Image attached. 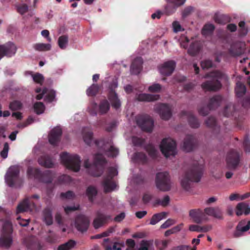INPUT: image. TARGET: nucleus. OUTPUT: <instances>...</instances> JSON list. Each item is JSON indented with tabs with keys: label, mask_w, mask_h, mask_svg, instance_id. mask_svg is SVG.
Instances as JSON below:
<instances>
[{
	"label": "nucleus",
	"mask_w": 250,
	"mask_h": 250,
	"mask_svg": "<svg viewBox=\"0 0 250 250\" xmlns=\"http://www.w3.org/2000/svg\"><path fill=\"white\" fill-rule=\"evenodd\" d=\"M204 166L195 162L191 167L186 171L181 179V185L186 190L188 191L191 188L192 182H199L203 174Z\"/></svg>",
	"instance_id": "f257e3e1"
},
{
	"label": "nucleus",
	"mask_w": 250,
	"mask_h": 250,
	"mask_svg": "<svg viewBox=\"0 0 250 250\" xmlns=\"http://www.w3.org/2000/svg\"><path fill=\"white\" fill-rule=\"evenodd\" d=\"M224 74L219 71H214L206 74L205 78H210V80L206 81L201 84L202 88L209 91H216L222 87V84L219 81L223 78Z\"/></svg>",
	"instance_id": "f03ea898"
},
{
	"label": "nucleus",
	"mask_w": 250,
	"mask_h": 250,
	"mask_svg": "<svg viewBox=\"0 0 250 250\" xmlns=\"http://www.w3.org/2000/svg\"><path fill=\"white\" fill-rule=\"evenodd\" d=\"M60 158L61 162L67 168L75 172H78L80 169L81 161L79 155L63 152L60 155Z\"/></svg>",
	"instance_id": "7ed1b4c3"
},
{
	"label": "nucleus",
	"mask_w": 250,
	"mask_h": 250,
	"mask_svg": "<svg viewBox=\"0 0 250 250\" xmlns=\"http://www.w3.org/2000/svg\"><path fill=\"white\" fill-rule=\"evenodd\" d=\"M27 174L29 178H34L41 182L50 183L52 181V173L49 170L42 172L39 168L30 167H28Z\"/></svg>",
	"instance_id": "20e7f679"
},
{
	"label": "nucleus",
	"mask_w": 250,
	"mask_h": 250,
	"mask_svg": "<svg viewBox=\"0 0 250 250\" xmlns=\"http://www.w3.org/2000/svg\"><path fill=\"white\" fill-rule=\"evenodd\" d=\"M155 183L157 188L161 191H167L171 188L170 176L167 171L157 173Z\"/></svg>",
	"instance_id": "39448f33"
},
{
	"label": "nucleus",
	"mask_w": 250,
	"mask_h": 250,
	"mask_svg": "<svg viewBox=\"0 0 250 250\" xmlns=\"http://www.w3.org/2000/svg\"><path fill=\"white\" fill-rule=\"evenodd\" d=\"M160 148L164 156L167 158L170 155L174 156L176 153V142L169 138L162 140Z\"/></svg>",
	"instance_id": "423d86ee"
},
{
	"label": "nucleus",
	"mask_w": 250,
	"mask_h": 250,
	"mask_svg": "<svg viewBox=\"0 0 250 250\" xmlns=\"http://www.w3.org/2000/svg\"><path fill=\"white\" fill-rule=\"evenodd\" d=\"M117 174L118 171L115 168L110 167L108 169L107 174L104 177V180L102 182V185L105 193L111 192L116 187V184L115 182L112 181V179Z\"/></svg>",
	"instance_id": "0eeeda50"
},
{
	"label": "nucleus",
	"mask_w": 250,
	"mask_h": 250,
	"mask_svg": "<svg viewBox=\"0 0 250 250\" xmlns=\"http://www.w3.org/2000/svg\"><path fill=\"white\" fill-rule=\"evenodd\" d=\"M94 143L97 147H100L104 151L108 152V155L110 157H116L119 153L118 149L114 146L111 140H96Z\"/></svg>",
	"instance_id": "6e6552de"
},
{
	"label": "nucleus",
	"mask_w": 250,
	"mask_h": 250,
	"mask_svg": "<svg viewBox=\"0 0 250 250\" xmlns=\"http://www.w3.org/2000/svg\"><path fill=\"white\" fill-rule=\"evenodd\" d=\"M241 155L236 150L230 149L227 154L226 164L228 169L235 170L239 166Z\"/></svg>",
	"instance_id": "1a4fd4ad"
},
{
	"label": "nucleus",
	"mask_w": 250,
	"mask_h": 250,
	"mask_svg": "<svg viewBox=\"0 0 250 250\" xmlns=\"http://www.w3.org/2000/svg\"><path fill=\"white\" fill-rule=\"evenodd\" d=\"M136 123L142 130L147 132L152 131L154 121L150 116L147 115L138 116L136 118Z\"/></svg>",
	"instance_id": "9d476101"
},
{
	"label": "nucleus",
	"mask_w": 250,
	"mask_h": 250,
	"mask_svg": "<svg viewBox=\"0 0 250 250\" xmlns=\"http://www.w3.org/2000/svg\"><path fill=\"white\" fill-rule=\"evenodd\" d=\"M90 225L88 217L83 214L78 215L75 220V226L78 231L83 233L86 232Z\"/></svg>",
	"instance_id": "9b49d317"
},
{
	"label": "nucleus",
	"mask_w": 250,
	"mask_h": 250,
	"mask_svg": "<svg viewBox=\"0 0 250 250\" xmlns=\"http://www.w3.org/2000/svg\"><path fill=\"white\" fill-rule=\"evenodd\" d=\"M117 86V82L113 81L109 85V91L108 94V98L111 102L112 106L116 109L119 108L121 106V103L118 99L117 94L114 90Z\"/></svg>",
	"instance_id": "f8f14e48"
},
{
	"label": "nucleus",
	"mask_w": 250,
	"mask_h": 250,
	"mask_svg": "<svg viewBox=\"0 0 250 250\" xmlns=\"http://www.w3.org/2000/svg\"><path fill=\"white\" fill-rule=\"evenodd\" d=\"M20 170L18 167L12 166L5 177V181L10 187H13L19 178Z\"/></svg>",
	"instance_id": "ddd939ff"
},
{
	"label": "nucleus",
	"mask_w": 250,
	"mask_h": 250,
	"mask_svg": "<svg viewBox=\"0 0 250 250\" xmlns=\"http://www.w3.org/2000/svg\"><path fill=\"white\" fill-rule=\"evenodd\" d=\"M96 216L93 220V226L95 229H98L104 225L107 224L108 221L111 220V216L105 214L100 210L96 213Z\"/></svg>",
	"instance_id": "4468645a"
},
{
	"label": "nucleus",
	"mask_w": 250,
	"mask_h": 250,
	"mask_svg": "<svg viewBox=\"0 0 250 250\" xmlns=\"http://www.w3.org/2000/svg\"><path fill=\"white\" fill-rule=\"evenodd\" d=\"M17 51V47L12 42L0 45V60L4 57H11L14 55Z\"/></svg>",
	"instance_id": "2eb2a0df"
},
{
	"label": "nucleus",
	"mask_w": 250,
	"mask_h": 250,
	"mask_svg": "<svg viewBox=\"0 0 250 250\" xmlns=\"http://www.w3.org/2000/svg\"><path fill=\"white\" fill-rule=\"evenodd\" d=\"M176 65V62L173 60L166 62L159 67L160 73L163 76H170L173 72Z\"/></svg>",
	"instance_id": "dca6fc26"
},
{
	"label": "nucleus",
	"mask_w": 250,
	"mask_h": 250,
	"mask_svg": "<svg viewBox=\"0 0 250 250\" xmlns=\"http://www.w3.org/2000/svg\"><path fill=\"white\" fill-rule=\"evenodd\" d=\"M189 215L193 222L200 224L203 221L208 220V217L206 213L200 209H192L189 211Z\"/></svg>",
	"instance_id": "f3484780"
},
{
	"label": "nucleus",
	"mask_w": 250,
	"mask_h": 250,
	"mask_svg": "<svg viewBox=\"0 0 250 250\" xmlns=\"http://www.w3.org/2000/svg\"><path fill=\"white\" fill-rule=\"evenodd\" d=\"M186 0H169L165 7L164 13L167 15L173 14L177 7L183 5Z\"/></svg>",
	"instance_id": "a211bd4d"
},
{
	"label": "nucleus",
	"mask_w": 250,
	"mask_h": 250,
	"mask_svg": "<svg viewBox=\"0 0 250 250\" xmlns=\"http://www.w3.org/2000/svg\"><path fill=\"white\" fill-rule=\"evenodd\" d=\"M250 229V220L247 221L245 220H241L237 225L235 230L233 233L235 238L239 237L243 235L244 232L247 231Z\"/></svg>",
	"instance_id": "6ab92c4d"
},
{
	"label": "nucleus",
	"mask_w": 250,
	"mask_h": 250,
	"mask_svg": "<svg viewBox=\"0 0 250 250\" xmlns=\"http://www.w3.org/2000/svg\"><path fill=\"white\" fill-rule=\"evenodd\" d=\"M156 110L163 120H168L172 116L171 107L168 104H161L156 107Z\"/></svg>",
	"instance_id": "aec40b11"
},
{
	"label": "nucleus",
	"mask_w": 250,
	"mask_h": 250,
	"mask_svg": "<svg viewBox=\"0 0 250 250\" xmlns=\"http://www.w3.org/2000/svg\"><path fill=\"white\" fill-rule=\"evenodd\" d=\"M62 135V130L60 127H56L52 129L49 134L48 140L50 144L57 146L60 141Z\"/></svg>",
	"instance_id": "412c9836"
},
{
	"label": "nucleus",
	"mask_w": 250,
	"mask_h": 250,
	"mask_svg": "<svg viewBox=\"0 0 250 250\" xmlns=\"http://www.w3.org/2000/svg\"><path fill=\"white\" fill-rule=\"evenodd\" d=\"M36 207L34 203L29 198H25L20 203L17 208V213H20L28 211H31Z\"/></svg>",
	"instance_id": "4be33fe9"
},
{
	"label": "nucleus",
	"mask_w": 250,
	"mask_h": 250,
	"mask_svg": "<svg viewBox=\"0 0 250 250\" xmlns=\"http://www.w3.org/2000/svg\"><path fill=\"white\" fill-rule=\"evenodd\" d=\"M197 144V140L193 135H187L184 139L183 145L184 150L190 152L193 150Z\"/></svg>",
	"instance_id": "5701e85b"
},
{
	"label": "nucleus",
	"mask_w": 250,
	"mask_h": 250,
	"mask_svg": "<svg viewBox=\"0 0 250 250\" xmlns=\"http://www.w3.org/2000/svg\"><path fill=\"white\" fill-rule=\"evenodd\" d=\"M24 242L28 249L31 250H42V246L37 238L31 236L26 238Z\"/></svg>",
	"instance_id": "b1692460"
},
{
	"label": "nucleus",
	"mask_w": 250,
	"mask_h": 250,
	"mask_svg": "<svg viewBox=\"0 0 250 250\" xmlns=\"http://www.w3.org/2000/svg\"><path fill=\"white\" fill-rule=\"evenodd\" d=\"M182 116H187L190 126L192 128H197L200 126V123L197 118L193 115L191 112L182 111L181 112Z\"/></svg>",
	"instance_id": "393cba45"
},
{
	"label": "nucleus",
	"mask_w": 250,
	"mask_h": 250,
	"mask_svg": "<svg viewBox=\"0 0 250 250\" xmlns=\"http://www.w3.org/2000/svg\"><path fill=\"white\" fill-rule=\"evenodd\" d=\"M143 63V61L141 57L136 58L130 66L131 73L134 75L139 74L142 69Z\"/></svg>",
	"instance_id": "a878e982"
},
{
	"label": "nucleus",
	"mask_w": 250,
	"mask_h": 250,
	"mask_svg": "<svg viewBox=\"0 0 250 250\" xmlns=\"http://www.w3.org/2000/svg\"><path fill=\"white\" fill-rule=\"evenodd\" d=\"M204 211L206 215L213 216L219 220H223L224 219L223 212L218 207L206 208L204 209Z\"/></svg>",
	"instance_id": "bb28decb"
},
{
	"label": "nucleus",
	"mask_w": 250,
	"mask_h": 250,
	"mask_svg": "<svg viewBox=\"0 0 250 250\" xmlns=\"http://www.w3.org/2000/svg\"><path fill=\"white\" fill-rule=\"evenodd\" d=\"M159 95L141 93L136 96V99L140 102H153L159 100Z\"/></svg>",
	"instance_id": "cd10ccee"
},
{
	"label": "nucleus",
	"mask_w": 250,
	"mask_h": 250,
	"mask_svg": "<svg viewBox=\"0 0 250 250\" xmlns=\"http://www.w3.org/2000/svg\"><path fill=\"white\" fill-rule=\"evenodd\" d=\"M38 163L41 166L47 168H51L53 167L54 163L52 158L48 155H42L38 159Z\"/></svg>",
	"instance_id": "c85d7f7f"
},
{
	"label": "nucleus",
	"mask_w": 250,
	"mask_h": 250,
	"mask_svg": "<svg viewBox=\"0 0 250 250\" xmlns=\"http://www.w3.org/2000/svg\"><path fill=\"white\" fill-rule=\"evenodd\" d=\"M13 243L12 236L5 233H1L0 238V246L2 248L8 249Z\"/></svg>",
	"instance_id": "c756f323"
},
{
	"label": "nucleus",
	"mask_w": 250,
	"mask_h": 250,
	"mask_svg": "<svg viewBox=\"0 0 250 250\" xmlns=\"http://www.w3.org/2000/svg\"><path fill=\"white\" fill-rule=\"evenodd\" d=\"M236 214L237 216H240L244 213L245 215H248L250 212V207L249 205L245 202H241L238 203L236 207Z\"/></svg>",
	"instance_id": "7c9ffc66"
},
{
	"label": "nucleus",
	"mask_w": 250,
	"mask_h": 250,
	"mask_svg": "<svg viewBox=\"0 0 250 250\" xmlns=\"http://www.w3.org/2000/svg\"><path fill=\"white\" fill-rule=\"evenodd\" d=\"M104 167L103 166H99L98 165L93 164L88 169V173L94 177H99L104 172Z\"/></svg>",
	"instance_id": "2f4dec72"
},
{
	"label": "nucleus",
	"mask_w": 250,
	"mask_h": 250,
	"mask_svg": "<svg viewBox=\"0 0 250 250\" xmlns=\"http://www.w3.org/2000/svg\"><path fill=\"white\" fill-rule=\"evenodd\" d=\"M82 133L84 142L87 145L90 146L93 141V133L92 131L87 127H84Z\"/></svg>",
	"instance_id": "473e14b6"
},
{
	"label": "nucleus",
	"mask_w": 250,
	"mask_h": 250,
	"mask_svg": "<svg viewBox=\"0 0 250 250\" xmlns=\"http://www.w3.org/2000/svg\"><path fill=\"white\" fill-rule=\"evenodd\" d=\"M222 97L219 95H216L210 99L208 103V108L210 110L214 109L218 107L221 102Z\"/></svg>",
	"instance_id": "72a5a7b5"
},
{
	"label": "nucleus",
	"mask_w": 250,
	"mask_h": 250,
	"mask_svg": "<svg viewBox=\"0 0 250 250\" xmlns=\"http://www.w3.org/2000/svg\"><path fill=\"white\" fill-rule=\"evenodd\" d=\"M207 126L213 129V133H217L220 131V127L217 125L216 120L214 117L210 116L205 121Z\"/></svg>",
	"instance_id": "f704fd0d"
},
{
	"label": "nucleus",
	"mask_w": 250,
	"mask_h": 250,
	"mask_svg": "<svg viewBox=\"0 0 250 250\" xmlns=\"http://www.w3.org/2000/svg\"><path fill=\"white\" fill-rule=\"evenodd\" d=\"M214 20L217 23L225 24L230 22V18L227 15L215 14L214 16Z\"/></svg>",
	"instance_id": "c9c22d12"
},
{
	"label": "nucleus",
	"mask_w": 250,
	"mask_h": 250,
	"mask_svg": "<svg viewBox=\"0 0 250 250\" xmlns=\"http://www.w3.org/2000/svg\"><path fill=\"white\" fill-rule=\"evenodd\" d=\"M236 96L238 98L242 97L246 92V86L241 82H238L235 88Z\"/></svg>",
	"instance_id": "e433bc0d"
},
{
	"label": "nucleus",
	"mask_w": 250,
	"mask_h": 250,
	"mask_svg": "<svg viewBox=\"0 0 250 250\" xmlns=\"http://www.w3.org/2000/svg\"><path fill=\"white\" fill-rule=\"evenodd\" d=\"M201 46L199 43L197 42H194L190 44L188 52L190 55L195 56L199 52Z\"/></svg>",
	"instance_id": "4c0bfd02"
},
{
	"label": "nucleus",
	"mask_w": 250,
	"mask_h": 250,
	"mask_svg": "<svg viewBox=\"0 0 250 250\" xmlns=\"http://www.w3.org/2000/svg\"><path fill=\"white\" fill-rule=\"evenodd\" d=\"M133 160L136 163L145 164L147 162V158L145 153L136 152L133 155Z\"/></svg>",
	"instance_id": "58836bf2"
},
{
	"label": "nucleus",
	"mask_w": 250,
	"mask_h": 250,
	"mask_svg": "<svg viewBox=\"0 0 250 250\" xmlns=\"http://www.w3.org/2000/svg\"><path fill=\"white\" fill-rule=\"evenodd\" d=\"M44 221L47 226L53 224V217L51 211L49 208H45L43 211Z\"/></svg>",
	"instance_id": "ea45409f"
},
{
	"label": "nucleus",
	"mask_w": 250,
	"mask_h": 250,
	"mask_svg": "<svg viewBox=\"0 0 250 250\" xmlns=\"http://www.w3.org/2000/svg\"><path fill=\"white\" fill-rule=\"evenodd\" d=\"M167 213L166 212H162L158 213H156L152 216L150 224L154 225L162 219L165 218L167 217Z\"/></svg>",
	"instance_id": "a19ab883"
},
{
	"label": "nucleus",
	"mask_w": 250,
	"mask_h": 250,
	"mask_svg": "<svg viewBox=\"0 0 250 250\" xmlns=\"http://www.w3.org/2000/svg\"><path fill=\"white\" fill-rule=\"evenodd\" d=\"M100 87L98 84L93 83L86 90V94L88 96H95L100 90Z\"/></svg>",
	"instance_id": "79ce46f5"
},
{
	"label": "nucleus",
	"mask_w": 250,
	"mask_h": 250,
	"mask_svg": "<svg viewBox=\"0 0 250 250\" xmlns=\"http://www.w3.org/2000/svg\"><path fill=\"white\" fill-rule=\"evenodd\" d=\"M110 109V104L107 100H103L99 104V112L101 114H106Z\"/></svg>",
	"instance_id": "37998d69"
},
{
	"label": "nucleus",
	"mask_w": 250,
	"mask_h": 250,
	"mask_svg": "<svg viewBox=\"0 0 250 250\" xmlns=\"http://www.w3.org/2000/svg\"><path fill=\"white\" fill-rule=\"evenodd\" d=\"M12 232L13 228L12 223L8 220L5 221L3 224L1 233H5V234L12 235Z\"/></svg>",
	"instance_id": "c03bdc74"
},
{
	"label": "nucleus",
	"mask_w": 250,
	"mask_h": 250,
	"mask_svg": "<svg viewBox=\"0 0 250 250\" xmlns=\"http://www.w3.org/2000/svg\"><path fill=\"white\" fill-rule=\"evenodd\" d=\"M76 244V242L71 239L68 242L59 246L57 250H70L75 247Z\"/></svg>",
	"instance_id": "a18cd8bd"
},
{
	"label": "nucleus",
	"mask_w": 250,
	"mask_h": 250,
	"mask_svg": "<svg viewBox=\"0 0 250 250\" xmlns=\"http://www.w3.org/2000/svg\"><path fill=\"white\" fill-rule=\"evenodd\" d=\"M51 44L49 43H38L33 45V48L36 51H46L51 49Z\"/></svg>",
	"instance_id": "49530a36"
},
{
	"label": "nucleus",
	"mask_w": 250,
	"mask_h": 250,
	"mask_svg": "<svg viewBox=\"0 0 250 250\" xmlns=\"http://www.w3.org/2000/svg\"><path fill=\"white\" fill-rule=\"evenodd\" d=\"M235 110L234 105L232 104L229 103L225 106L223 111V115L226 117H229L233 115Z\"/></svg>",
	"instance_id": "de8ad7c7"
},
{
	"label": "nucleus",
	"mask_w": 250,
	"mask_h": 250,
	"mask_svg": "<svg viewBox=\"0 0 250 250\" xmlns=\"http://www.w3.org/2000/svg\"><path fill=\"white\" fill-rule=\"evenodd\" d=\"M86 194L88 197L89 200L90 202H93L94 197L97 194V189L93 186H89L86 189Z\"/></svg>",
	"instance_id": "09e8293b"
},
{
	"label": "nucleus",
	"mask_w": 250,
	"mask_h": 250,
	"mask_svg": "<svg viewBox=\"0 0 250 250\" xmlns=\"http://www.w3.org/2000/svg\"><path fill=\"white\" fill-rule=\"evenodd\" d=\"M215 26L212 24H206L202 29V34L204 36L211 35L214 30Z\"/></svg>",
	"instance_id": "8fccbe9b"
},
{
	"label": "nucleus",
	"mask_w": 250,
	"mask_h": 250,
	"mask_svg": "<svg viewBox=\"0 0 250 250\" xmlns=\"http://www.w3.org/2000/svg\"><path fill=\"white\" fill-rule=\"evenodd\" d=\"M68 42V37L66 35L60 36L58 39V45L62 49H64Z\"/></svg>",
	"instance_id": "3c124183"
},
{
	"label": "nucleus",
	"mask_w": 250,
	"mask_h": 250,
	"mask_svg": "<svg viewBox=\"0 0 250 250\" xmlns=\"http://www.w3.org/2000/svg\"><path fill=\"white\" fill-rule=\"evenodd\" d=\"M105 158L100 154H97L94 157V164L99 166H103L106 163Z\"/></svg>",
	"instance_id": "603ef678"
},
{
	"label": "nucleus",
	"mask_w": 250,
	"mask_h": 250,
	"mask_svg": "<svg viewBox=\"0 0 250 250\" xmlns=\"http://www.w3.org/2000/svg\"><path fill=\"white\" fill-rule=\"evenodd\" d=\"M146 149L148 152L150 157H152V158H155L157 157L158 151L152 145H147L146 146Z\"/></svg>",
	"instance_id": "864d4df0"
},
{
	"label": "nucleus",
	"mask_w": 250,
	"mask_h": 250,
	"mask_svg": "<svg viewBox=\"0 0 250 250\" xmlns=\"http://www.w3.org/2000/svg\"><path fill=\"white\" fill-rule=\"evenodd\" d=\"M34 111L36 114L39 115L44 112L45 107L42 102H36L34 104Z\"/></svg>",
	"instance_id": "5fc2aeb1"
},
{
	"label": "nucleus",
	"mask_w": 250,
	"mask_h": 250,
	"mask_svg": "<svg viewBox=\"0 0 250 250\" xmlns=\"http://www.w3.org/2000/svg\"><path fill=\"white\" fill-rule=\"evenodd\" d=\"M9 107L13 111L18 110L21 108L22 104L19 101L15 100L10 103Z\"/></svg>",
	"instance_id": "6e6d98bb"
},
{
	"label": "nucleus",
	"mask_w": 250,
	"mask_h": 250,
	"mask_svg": "<svg viewBox=\"0 0 250 250\" xmlns=\"http://www.w3.org/2000/svg\"><path fill=\"white\" fill-rule=\"evenodd\" d=\"M145 139L137 136H133L132 138V142L134 146H141L144 143Z\"/></svg>",
	"instance_id": "4d7b16f0"
},
{
	"label": "nucleus",
	"mask_w": 250,
	"mask_h": 250,
	"mask_svg": "<svg viewBox=\"0 0 250 250\" xmlns=\"http://www.w3.org/2000/svg\"><path fill=\"white\" fill-rule=\"evenodd\" d=\"M169 201H170V198H169V196L166 195L164 197V198L162 200H160V199L157 200L156 201L155 205L156 204H158V205L160 204L161 206H162L163 207H166L168 205Z\"/></svg>",
	"instance_id": "13d9d810"
},
{
	"label": "nucleus",
	"mask_w": 250,
	"mask_h": 250,
	"mask_svg": "<svg viewBox=\"0 0 250 250\" xmlns=\"http://www.w3.org/2000/svg\"><path fill=\"white\" fill-rule=\"evenodd\" d=\"M17 10L18 13L23 15L26 13L28 10V6L26 4H21L16 6Z\"/></svg>",
	"instance_id": "bf43d9fd"
},
{
	"label": "nucleus",
	"mask_w": 250,
	"mask_h": 250,
	"mask_svg": "<svg viewBox=\"0 0 250 250\" xmlns=\"http://www.w3.org/2000/svg\"><path fill=\"white\" fill-rule=\"evenodd\" d=\"M148 89L150 92H159L162 89V86L159 83H154L149 86Z\"/></svg>",
	"instance_id": "052dcab7"
},
{
	"label": "nucleus",
	"mask_w": 250,
	"mask_h": 250,
	"mask_svg": "<svg viewBox=\"0 0 250 250\" xmlns=\"http://www.w3.org/2000/svg\"><path fill=\"white\" fill-rule=\"evenodd\" d=\"M32 77L34 81L36 83L42 84L44 81V78L42 74L37 73L35 74L32 75Z\"/></svg>",
	"instance_id": "680f3d73"
},
{
	"label": "nucleus",
	"mask_w": 250,
	"mask_h": 250,
	"mask_svg": "<svg viewBox=\"0 0 250 250\" xmlns=\"http://www.w3.org/2000/svg\"><path fill=\"white\" fill-rule=\"evenodd\" d=\"M201 66L203 69H208L212 67L213 62L210 60H206L201 62Z\"/></svg>",
	"instance_id": "e2e57ef3"
},
{
	"label": "nucleus",
	"mask_w": 250,
	"mask_h": 250,
	"mask_svg": "<svg viewBox=\"0 0 250 250\" xmlns=\"http://www.w3.org/2000/svg\"><path fill=\"white\" fill-rule=\"evenodd\" d=\"M56 96L55 91L53 90H50L45 97V100L51 103L54 100Z\"/></svg>",
	"instance_id": "0e129e2a"
},
{
	"label": "nucleus",
	"mask_w": 250,
	"mask_h": 250,
	"mask_svg": "<svg viewBox=\"0 0 250 250\" xmlns=\"http://www.w3.org/2000/svg\"><path fill=\"white\" fill-rule=\"evenodd\" d=\"M62 199H71L74 198L75 194L72 191H68L66 192H62L60 195Z\"/></svg>",
	"instance_id": "69168bd1"
},
{
	"label": "nucleus",
	"mask_w": 250,
	"mask_h": 250,
	"mask_svg": "<svg viewBox=\"0 0 250 250\" xmlns=\"http://www.w3.org/2000/svg\"><path fill=\"white\" fill-rule=\"evenodd\" d=\"M210 110L208 108V104L206 106H203L198 108V112L200 115L203 116L207 115L209 113V111Z\"/></svg>",
	"instance_id": "338daca9"
},
{
	"label": "nucleus",
	"mask_w": 250,
	"mask_h": 250,
	"mask_svg": "<svg viewBox=\"0 0 250 250\" xmlns=\"http://www.w3.org/2000/svg\"><path fill=\"white\" fill-rule=\"evenodd\" d=\"M9 148V147L8 144L7 143H5L3 149L0 152V155L3 159H5L7 157Z\"/></svg>",
	"instance_id": "774afa93"
}]
</instances>
